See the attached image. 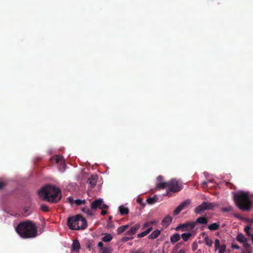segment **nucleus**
Here are the masks:
<instances>
[{"mask_svg": "<svg viewBox=\"0 0 253 253\" xmlns=\"http://www.w3.org/2000/svg\"><path fill=\"white\" fill-rule=\"evenodd\" d=\"M39 197L50 203H57L61 198L60 190L53 186L47 185L38 191Z\"/></svg>", "mask_w": 253, "mask_h": 253, "instance_id": "f257e3e1", "label": "nucleus"}, {"mask_svg": "<svg viewBox=\"0 0 253 253\" xmlns=\"http://www.w3.org/2000/svg\"><path fill=\"white\" fill-rule=\"evenodd\" d=\"M15 230L23 238H34L37 236V227L30 221L20 222L15 228Z\"/></svg>", "mask_w": 253, "mask_h": 253, "instance_id": "f03ea898", "label": "nucleus"}, {"mask_svg": "<svg viewBox=\"0 0 253 253\" xmlns=\"http://www.w3.org/2000/svg\"><path fill=\"white\" fill-rule=\"evenodd\" d=\"M233 194L236 206L241 210L249 211L252 205L251 196L249 193L243 191H239Z\"/></svg>", "mask_w": 253, "mask_h": 253, "instance_id": "7ed1b4c3", "label": "nucleus"}, {"mask_svg": "<svg viewBox=\"0 0 253 253\" xmlns=\"http://www.w3.org/2000/svg\"><path fill=\"white\" fill-rule=\"evenodd\" d=\"M163 177L159 176L157 177V187L159 189L167 188V193L169 194V192H176L179 191L182 188V185L179 181L175 179H172L168 182H162Z\"/></svg>", "mask_w": 253, "mask_h": 253, "instance_id": "20e7f679", "label": "nucleus"}, {"mask_svg": "<svg viewBox=\"0 0 253 253\" xmlns=\"http://www.w3.org/2000/svg\"><path fill=\"white\" fill-rule=\"evenodd\" d=\"M67 224L72 230L84 229L87 225L85 219L80 215L68 218Z\"/></svg>", "mask_w": 253, "mask_h": 253, "instance_id": "39448f33", "label": "nucleus"}, {"mask_svg": "<svg viewBox=\"0 0 253 253\" xmlns=\"http://www.w3.org/2000/svg\"><path fill=\"white\" fill-rule=\"evenodd\" d=\"M214 205L213 203L210 202H204L201 205L197 207L195 209V212L197 213H199L206 210H211L213 208Z\"/></svg>", "mask_w": 253, "mask_h": 253, "instance_id": "423d86ee", "label": "nucleus"}, {"mask_svg": "<svg viewBox=\"0 0 253 253\" xmlns=\"http://www.w3.org/2000/svg\"><path fill=\"white\" fill-rule=\"evenodd\" d=\"M195 226V222L193 221L186 222L178 225L176 228V231L181 230L182 231H190Z\"/></svg>", "mask_w": 253, "mask_h": 253, "instance_id": "0eeeda50", "label": "nucleus"}, {"mask_svg": "<svg viewBox=\"0 0 253 253\" xmlns=\"http://www.w3.org/2000/svg\"><path fill=\"white\" fill-rule=\"evenodd\" d=\"M91 208L93 210H96L97 209L103 210L107 209L108 206L104 203L102 199L99 198L91 203Z\"/></svg>", "mask_w": 253, "mask_h": 253, "instance_id": "6e6552de", "label": "nucleus"}, {"mask_svg": "<svg viewBox=\"0 0 253 253\" xmlns=\"http://www.w3.org/2000/svg\"><path fill=\"white\" fill-rule=\"evenodd\" d=\"M68 202L71 205H75L77 206L84 205L86 203L85 200L74 199L72 197H69L67 198Z\"/></svg>", "mask_w": 253, "mask_h": 253, "instance_id": "1a4fd4ad", "label": "nucleus"}, {"mask_svg": "<svg viewBox=\"0 0 253 253\" xmlns=\"http://www.w3.org/2000/svg\"><path fill=\"white\" fill-rule=\"evenodd\" d=\"M51 160L52 162L56 164H59L64 166V161L62 156L59 155H55L51 158Z\"/></svg>", "mask_w": 253, "mask_h": 253, "instance_id": "9d476101", "label": "nucleus"}, {"mask_svg": "<svg viewBox=\"0 0 253 253\" xmlns=\"http://www.w3.org/2000/svg\"><path fill=\"white\" fill-rule=\"evenodd\" d=\"M171 221L172 218L170 216L168 215L162 220V225L163 227L166 228L169 225Z\"/></svg>", "mask_w": 253, "mask_h": 253, "instance_id": "9b49d317", "label": "nucleus"}, {"mask_svg": "<svg viewBox=\"0 0 253 253\" xmlns=\"http://www.w3.org/2000/svg\"><path fill=\"white\" fill-rule=\"evenodd\" d=\"M98 176L94 174L92 175L88 179V182L91 186V187H93L95 186L97 182Z\"/></svg>", "mask_w": 253, "mask_h": 253, "instance_id": "f8f14e48", "label": "nucleus"}, {"mask_svg": "<svg viewBox=\"0 0 253 253\" xmlns=\"http://www.w3.org/2000/svg\"><path fill=\"white\" fill-rule=\"evenodd\" d=\"M80 249V244L79 243V242L77 240H74L72 245V251L75 252L76 253H79Z\"/></svg>", "mask_w": 253, "mask_h": 253, "instance_id": "ddd939ff", "label": "nucleus"}, {"mask_svg": "<svg viewBox=\"0 0 253 253\" xmlns=\"http://www.w3.org/2000/svg\"><path fill=\"white\" fill-rule=\"evenodd\" d=\"M180 239V236L177 233H175L170 237V241L171 243L174 244Z\"/></svg>", "mask_w": 253, "mask_h": 253, "instance_id": "4468645a", "label": "nucleus"}, {"mask_svg": "<svg viewBox=\"0 0 253 253\" xmlns=\"http://www.w3.org/2000/svg\"><path fill=\"white\" fill-rule=\"evenodd\" d=\"M119 211L121 215L127 214L129 212L128 209L123 205L119 207Z\"/></svg>", "mask_w": 253, "mask_h": 253, "instance_id": "2eb2a0df", "label": "nucleus"}, {"mask_svg": "<svg viewBox=\"0 0 253 253\" xmlns=\"http://www.w3.org/2000/svg\"><path fill=\"white\" fill-rule=\"evenodd\" d=\"M160 230H155L149 236L148 238L149 239H155L160 235Z\"/></svg>", "mask_w": 253, "mask_h": 253, "instance_id": "dca6fc26", "label": "nucleus"}, {"mask_svg": "<svg viewBox=\"0 0 253 253\" xmlns=\"http://www.w3.org/2000/svg\"><path fill=\"white\" fill-rule=\"evenodd\" d=\"M140 226L139 224H136L131 228V229L127 231V235H131L135 233L136 231L139 229Z\"/></svg>", "mask_w": 253, "mask_h": 253, "instance_id": "f3484780", "label": "nucleus"}, {"mask_svg": "<svg viewBox=\"0 0 253 253\" xmlns=\"http://www.w3.org/2000/svg\"><path fill=\"white\" fill-rule=\"evenodd\" d=\"M191 200L189 199L186 200L182 202L178 206L181 208L182 210L185 209L187 206L191 203Z\"/></svg>", "mask_w": 253, "mask_h": 253, "instance_id": "a211bd4d", "label": "nucleus"}, {"mask_svg": "<svg viewBox=\"0 0 253 253\" xmlns=\"http://www.w3.org/2000/svg\"><path fill=\"white\" fill-rule=\"evenodd\" d=\"M237 240L241 243H244L246 240H247V238L244 236L243 234L241 233L238 235L237 237Z\"/></svg>", "mask_w": 253, "mask_h": 253, "instance_id": "6ab92c4d", "label": "nucleus"}, {"mask_svg": "<svg viewBox=\"0 0 253 253\" xmlns=\"http://www.w3.org/2000/svg\"><path fill=\"white\" fill-rule=\"evenodd\" d=\"M208 222L207 218L205 217H200L196 219V222L200 224H206Z\"/></svg>", "mask_w": 253, "mask_h": 253, "instance_id": "aec40b11", "label": "nucleus"}, {"mask_svg": "<svg viewBox=\"0 0 253 253\" xmlns=\"http://www.w3.org/2000/svg\"><path fill=\"white\" fill-rule=\"evenodd\" d=\"M219 225L216 223H213L208 226V228L211 230H217L219 228Z\"/></svg>", "mask_w": 253, "mask_h": 253, "instance_id": "412c9836", "label": "nucleus"}, {"mask_svg": "<svg viewBox=\"0 0 253 253\" xmlns=\"http://www.w3.org/2000/svg\"><path fill=\"white\" fill-rule=\"evenodd\" d=\"M112 239V236L109 234H106L103 238L102 241L106 242H109Z\"/></svg>", "mask_w": 253, "mask_h": 253, "instance_id": "4be33fe9", "label": "nucleus"}, {"mask_svg": "<svg viewBox=\"0 0 253 253\" xmlns=\"http://www.w3.org/2000/svg\"><path fill=\"white\" fill-rule=\"evenodd\" d=\"M146 228H147L146 229H149L150 230V232H151V231L152 229V226L150 225V223H149L148 221L145 222L143 224V225L142 226V229L144 230V229H145Z\"/></svg>", "mask_w": 253, "mask_h": 253, "instance_id": "5701e85b", "label": "nucleus"}, {"mask_svg": "<svg viewBox=\"0 0 253 253\" xmlns=\"http://www.w3.org/2000/svg\"><path fill=\"white\" fill-rule=\"evenodd\" d=\"M204 242L207 246L211 247L212 244V240L210 239L208 236H206L204 238Z\"/></svg>", "mask_w": 253, "mask_h": 253, "instance_id": "b1692460", "label": "nucleus"}, {"mask_svg": "<svg viewBox=\"0 0 253 253\" xmlns=\"http://www.w3.org/2000/svg\"><path fill=\"white\" fill-rule=\"evenodd\" d=\"M192 236L191 233H183L181 234V237L184 241H186Z\"/></svg>", "mask_w": 253, "mask_h": 253, "instance_id": "393cba45", "label": "nucleus"}, {"mask_svg": "<svg viewBox=\"0 0 253 253\" xmlns=\"http://www.w3.org/2000/svg\"><path fill=\"white\" fill-rule=\"evenodd\" d=\"M149 233H150V230L146 229V230L144 231L143 232H142L138 234L137 236L138 238H142V237H143L146 236Z\"/></svg>", "mask_w": 253, "mask_h": 253, "instance_id": "a878e982", "label": "nucleus"}, {"mask_svg": "<svg viewBox=\"0 0 253 253\" xmlns=\"http://www.w3.org/2000/svg\"><path fill=\"white\" fill-rule=\"evenodd\" d=\"M128 226V225H123V226H121L119 227L117 229V232H118V234L122 233V232L125 231L127 229Z\"/></svg>", "mask_w": 253, "mask_h": 253, "instance_id": "bb28decb", "label": "nucleus"}, {"mask_svg": "<svg viewBox=\"0 0 253 253\" xmlns=\"http://www.w3.org/2000/svg\"><path fill=\"white\" fill-rule=\"evenodd\" d=\"M112 250L110 248L104 247L101 249V253H110Z\"/></svg>", "mask_w": 253, "mask_h": 253, "instance_id": "cd10ccee", "label": "nucleus"}, {"mask_svg": "<svg viewBox=\"0 0 253 253\" xmlns=\"http://www.w3.org/2000/svg\"><path fill=\"white\" fill-rule=\"evenodd\" d=\"M82 211H83V212L86 213L89 216H92V214H93L92 212L87 208H83L82 209Z\"/></svg>", "mask_w": 253, "mask_h": 253, "instance_id": "c85d7f7f", "label": "nucleus"}, {"mask_svg": "<svg viewBox=\"0 0 253 253\" xmlns=\"http://www.w3.org/2000/svg\"><path fill=\"white\" fill-rule=\"evenodd\" d=\"M243 247L246 249L247 251L249 252V250H250V245L248 243L247 240L245 241V242L243 243Z\"/></svg>", "mask_w": 253, "mask_h": 253, "instance_id": "c756f323", "label": "nucleus"}, {"mask_svg": "<svg viewBox=\"0 0 253 253\" xmlns=\"http://www.w3.org/2000/svg\"><path fill=\"white\" fill-rule=\"evenodd\" d=\"M136 201L140 205L142 206V207L145 206V204L143 202V200L139 197H137Z\"/></svg>", "mask_w": 253, "mask_h": 253, "instance_id": "7c9ffc66", "label": "nucleus"}, {"mask_svg": "<svg viewBox=\"0 0 253 253\" xmlns=\"http://www.w3.org/2000/svg\"><path fill=\"white\" fill-rule=\"evenodd\" d=\"M220 247V241L218 239H216L215 240V250L216 251Z\"/></svg>", "mask_w": 253, "mask_h": 253, "instance_id": "2f4dec72", "label": "nucleus"}, {"mask_svg": "<svg viewBox=\"0 0 253 253\" xmlns=\"http://www.w3.org/2000/svg\"><path fill=\"white\" fill-rule=\"evenodd\" d=\"M182 210L179 206H178L173 211V213L175 215L178 214Z\"/></svg>", "mask_w": 253, "mask_h": 253, "instance_id": "473e14b6", "label": "nucleus"}, {"mask_svg": "<svg viewBox=\"0 0 253 253\" xmlns=\"http://www.w3.org/2000/svg\"><path fill=\"white\" fill-rule=\"evenodd\" d=\"M226 249L225 245H222L219 250V253H224Z\"/></svg>", "mask_w": 253, "mask_h": 253, "instance_id": "72a5a7b5", "label": "nucleus"}, {"mask_svg": "<svg viewBox=\"0 0 253 253\" xmlns=\"http://www.w3.org/2000/svg\"><path fill=\"white\" fill-rule=\"evenodd\" d=\"M250 227L249 226H247L245 227L244 228V230L246 232V233H247V234L251 236L252 235L250 234Z\"/></svg>", "mask_w": 253, "mask_h": 253, "instance_id": "f704fd0d", "label": "nucleus"}, {"mask_svg": "<svg viewBox=\"0 0 253 253\" xmlns=\"http://www.w3.org/2000/svg\"><path fill=\"white\" fill-rule=\"evenodd\" d=\"M41 209L42 211H48V207L45 205H42L41 206Z\"/></svg>", "mask_w": 253, "mask_h": 253, "instance_id": "c9c22d12", "label": "nucleus"}, {"mask_svg": "<svg viewBox=\"0 0 253 253\" xmlns=\"http://www.w3.org/2000/svg\"><path fill=\"white\" fill-rule=\"evenodd\" d=\"M155 199L153 198H150L147 199V202L149 204H152L155 203Z\"/></svg>", "mask_w": 253, "mask_h": 253, "instance_id": "e433bc0d", "label": "nucleus"}, {"mask_svg": "<svg viewBox=\"0 0 253 253\" xmlns=\"http://www.w3.org/2000/svg\"><path fill=\"white\" fill-rule=\"evenodd\" d=\"M232 210V208L231 207H228L227 208H224L222 209V211H229Z\"/></svg>", "mask_w": 253, "mask_h": 253, "instance_id": "4c0bfd02", "label": "nucleus"}, {"mask_svg": "<svg viewBox=\"0 0 253 253\" xmlns=\"http://www.w3.org/2000/svg\"><path fill=\"white\" fill-rule=\"evenodd\" d=\"M5 185V182L0 180V189L2 188Z\"/></svg>", "mask_w": 253, "mask_h": 253, "instance_id": "58836bf2", "label": "nucleus"}, {"mask_svg": "<svg viewBox=\"0 0 253 253\" xmlns=\"http://www.w3.org/2000/svg\"><path fill=\"white\" fill-rule=\"evenodd\" d=\"M232 248L239 250L240 249V247L237 245H232L231 246Z\"/></svg>", "mask_w": 253, "mask_h": 253, "instance_id": "ea45409f", "label": "nucleus"}, {"mask_svg": "<svg viewBox=\"0 0 253 253\" xmlns=\"http://www.w3.org/2000/svg\"><path fill=\"white\" fill-rule=\"evenodd\" d=\"M212 182V181H211V180H208L207 181H203V182H202V185H203V186H206V185H207V184H208V182Z\"/></svg>", "mask_w": 253, "mask_h": 253, "instance_id": "a19ab883", "label": "nucleus"}, {"mask_svg": "<svg viewBox=\"0 0 253 253\" xmlns=\"http://www.w3.org/2000/svg\"><path fill=\"white\" fill-rule=\"evenodd\" d=\"M149 223H150V225L152 226V225L153 224H155L156 223V221L155 220H151V221H148Z\"/></svg>", "mask_w": 253, "mask_h": 253, "instance_id": "79ce46f5", "label": "nucleus"}, {"mask_svg": "<svg viewBox=\"0 0 253 253\" xmlns=\"http://www.w3.org/2000/svg\"><path fill=\"white\" fill-rule=\"evenodd\" d=\"M97 246H98V247L101 248V249H102V248H103V243L101 242H100L98 243Z\"/></svg>", "mask_w": 253, "mask_h": 253, "instance_id": "37998d69", "label": "nucleus"}, {"mask_svg": "<svg viewBox=\"0 0 253 253\" xmlns=\"http://www.w3.org/2000/svg\"><path fill=\"white\" fill-rule=\"evenodd\" d=\"M106 213H107L106 211L104 210V209L102 210L101 214L102 215H105L106 214Z\"/></svg>", "mask_w": 253, "mask_h": 253, "instance_id": "c03bdc74", "label": "nucleus"}, {"mask_svg": "<svg viewBox=\"0 0 253 253\" xmlns=\"http://www.w3.org/2000/svg\"><path fill=\"white\" fill-rule=\"evenodd\" d=\"M177 253H185V250L184 249H181Z\"/></svg>", "mask_w": 253, "mask_h": 253, "instance_id": "a18cd8bd", "label": "nucleus"}, {"mask_svg": "<svg viewBox=\"0 0 253 253\" xmlns=\"http://www.w3.org/2000/svg\"><path fill=\"white\" fill-rule=\"evenodd\" d=\"M251 237H252V242H253V234H252V235H251Z\"/></svg>", "mask_w": 253, "mask_h": 253, "instance_id": "49530a36", "label": "nucleus"}, {"mask_svg": "<svg viewBox=\"0 0 253 253\" xmlns=\"http://www.w3.org/2000/svg\"><path fill=\"white\" fill-rule=\"evenodd\" d=\"M193 250H195L196 249V248H194V246H193Z\"/></svg>", "mask_w": 253, "mask_h": 253, "instance_id": "de8ad7c7", "label": "nucleus"}, {"mask_svg": "<svg viewBox=\"0 0 253 253\" xmlns=\"http://www.w3.org/2000/svg\"><path fill=\"white\" fill-rule=\"evenodd\" d=\"M252 222H253V220Z\"/></svg>", "mask_w": 253, "mask_h": 253, "instance_id": "09e8293b", "label": "nucleus"}]
</instances>
